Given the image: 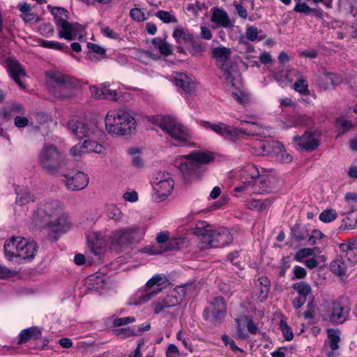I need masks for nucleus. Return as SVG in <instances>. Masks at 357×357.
Masks as SVG:
<instances>
[{"label":"nucleus","mask_w":357,"mask_h":357,"mask_svg":"<svg viewBox=\"0 0 357 357\" xmlns=\"http://www.w3.org/2000/svg\"><path fill=\"white\" fill-rule=\"evenodd\" d=\"M42 169L48 174L55 175L66 166L65 155L57 146L45 144L38 155Z\"/></svg>","instance_id":"39448f33"},{"label":"nucleus","mask_w":357,"mask_h":357,"mask_svg":"<svg viewBox=\"0 0 357 357\" xmlns=\"http://www.w3.org/2000/svg\"><path fill=\"white\" fill-rule=\"evenodd\" d=\"M222 341L224 342V343L225 344V345H229L230 346V348L231 349V350L236 351H239L240 352L243 353V350L239 347H238L234 341L231 339L227 335H223L222 336Z\"/></svg>","instance_id":"e2e57ef3"},{"label":"nucleus","mask_w":357,"mask_h":357,"mask_svg":"<svg viewBox=\"0 0 357 357\" xmlns=\"http://www.w3.org/2000/svg\"><path fill=\"white\" fill-rule=\"evenodd\" d=\"M344 261L342 258L333 261L330 266L331 271L337 275H344L347 269V266Z\"/></svg>","instance_id":"f704fd0d"},{"label":"nucleus","mask_w":357,"mask_h":357,"mask_svg":"<svg viewBox=\"0 0 357 357\" xmlns=\"http://www.w3.org/2000/svg\"><path fill=\"white\" fill-rule=\"evenodd\" d=\"M56 25L60 38H64L67 40H73L75 39L73 36V26L66 19H59Z\"/></svg>","instance_id":"cd10ccee"},{"label":"nucleus","mask_w":357,"mask_h":357,"mask_svg":"<svg viewBox=\"0 0 357 357\" xmlns=\"http://www.w3.org/2000/svg\"><path fill=\"white\" fill-rule=\"evenodd\" d=\"M340 257L351 264L357 261V238L340 244Z\"/></svg>","instance_id":"412c9836"},{"label":"nucleus","mask_w":357,"mask_h":357,"mask_svg":"<svg viewBox=\"0 0 357 357\" xmlns=\"http://www.w3.org/2000/svg\"><path fill=\"white\" fill-rule=\"evenodd\" d=\"M105 128L109 134L126 136L132 134L136 128V121L123 109L109 111L105 119Z\"/></svg>","instance_id":"f03ea898"},{"label":"nucleus","mask_w":357,"mask_h":357,"mask_svg":"<svg viewBox=\"0 0 357 357\" xmlns=\"http://www.w3.org/2000/svg\"><path fill=\"white\" fill-rule=\"evenodd\" d=\"M192 289V285L185 284L183 286L177 287L172 294H175L176 296L178 295V298L180 300L181 302V298L191 294Z\"/></svg>","instance_id":"09e8293b"},{"label":"nucleus","mask_w":357,"mask_h":357,"mask_svg":"<svg viewBox=\"0 0 357 357\" xmlns=\"http://www.w3.org/2000/svg\"><path fill=\"white\" fill-rule=\"evenodd\" d=\"M280 328L286 340L290 341L294 338V333H292L291 328L287 325V324L284 321H280Z\"/></svg>","instance_id":"603ef678"},{"label":"nucleus","mask_w":357,"mask_h":357,"mask_svg":"<svg viewBox=\"0 0 357 357\" xmlns=\"http://www.w3.org/2000/svg\"><path fill=\"white\" fill-rule=\"evenodd\" d=\"M296 3L294 8V11L298 13L309 15L311 13L317 12L314 8H310L306 3L302 0H294Z\"/></svg>","instance_id":"c03bdc74"},{"label":"nucleus","mask_w":357,"mask_h":357,"mask_svg":"<svg viewBox=\"0 0 357 357\" xmlns=\"http://www.w3.org/2000/svg\"><path fill=\"white\" fill-rule=\"evenodd\" d=\"M68 126L71 132L80 139L84 137H90L94 133L91 125L84 121L70 120L68 123Z\"/></svg>","instance_id":"6ab92c4d"},{"label":"nucleus","mask_w":357,"mask_h":357,"mask_svg":"<svg viewBox=\"0 0 357 357\" xmlns=\"http://www.w3.org/2000/svg\"><path fill=\"white\" fill-rule=\"evenodd\" d=\"M337 214L334 209H326L319 215V220L323 222H331L335 220Z\"/></svg>","instance_id":"de8ad7c7"},{"label":"nucleus","mask_w":357,"mask_h":357,"mask_svg":"<svg viewBox=\"0 0 357 357\" xmlns=\"http://www.w3.org/2000/svg\"><path fill=\"white\" fill-rule=\"evenodd\" d=\"M24 238L12 237L7 240L4 243V253L9 260H13L14 257H18L20 247L22 243Z\"/></svg>","instance_id":"b1692460"},{"label":"nucleus","mask_w":357,"mask_h":357,"mask_svg":"<svg viewBox=\"0 0 357 357\" xmlns=\"http://www.w3.org/2000/svg\"><path fill=\"white\" fill-rule=\"evenodd\" d=\"M231 50L229 47L219 46L212 50V56L220 63L231 61Z\"/></svg>","instance_id":"7c9ffc66"},{"label":"nucleus","mask_w":357,"mask_h":357,"mask_svg":"<svg viewBox=\"0 0 357 357\" xmlns=\"http://www.w3.org/2000/svg\"><path fill=\"white\" fill-rule=\"evenodd\" d=\"M37 243L34 241L29 242L24 238L18 253V258L22 259H32L37 252Z\"/></svg>","instance_id":"393cba45"},{"label":"nucleus","mask_w":357,"mask_h":357,"mask_svg":"<svg viewBox=\"0 0 357 357\" xmlns=\"http://www.w3.org/2000/svg\"><path fill=\"white\" fill-rule=\"evenodd\" d=\"M130 17L138 22L144 21L146 20L144 13L139 8H132L130 11Z\"/></svg>","instance_id":"13d9d810"},{"label":"nucleus","mask_w":357,"mask_h":357,"mask_svg":"<svg viewBox=\"0 0 357 357\" xmlns=\"http://www.w3.org/2000/svg\"><path fill=\"white\" fill-rule=\"evenodd\" d=\"M295 141L298 142V145L307 151L315 150L319 145V135L317 132H305L301 137L295 136Z\"/></svg>","instance_id":"aec40b11"},{"label":"nucleus","mask_w":357,"mask_h":357,"mask_svg":"<svg viewBox=\"0 0 357 357\" xmlns=\"http://www.w3.org/2000/svg\"><path fill=\"white\" fill-rule=\"evenodd\" d=\"M292 288L298 292V296H304L305 298L312 292L310 285L304 282L294 284Z\"/></svg>","instance_id":"79ce46f5"},{"label":"nucleus","mask_w":357,"mask_h":357,"mask_svg":"<svg viewBox=\"0 0 357 357\" xmlns=\"http://www.w3.org/2000/svg\"><path fill=\"white\" fill-rule=\"evenodd\" d=\"M172 83L181 93L192 94L195 91V84L193 79L183 73H174L172 78Z\"/></svg>","instance_id":"f3484780"},{"label":"nucleus","mask_w":357,"mask_h":357,"mask_svg":"<svg viewBox=\"0 0 357 357\" xmlns=\"http://www.w3.org/2000/svg\"><path fill=\"white\" fill-rule=\"evenodd\" d=\"M294 89L303 95L309 93L308 84L303 79H299L294 84Z\"/></svg>","instance_id":"8fccbe9b"},{"label":"nucleus","mask_w":357,"mask_h":357,"mask_svg":"<svg viewBox=\"0 0 357 357\" xmlns=\"http://www.w3.org/2000/svg\"><path fill=\"white\" fill-rule=\"evenodd\" d=\"M226 312V304L223 298L216 296L209 302L203 312L205 320H209L213 323L224 318Z\"/></svg>","instance_id":"f8f14e48"},{"label":"nucleus","mask_w":357,"mask_h":357,"mask_svg":"<svg viewBox=\"0 0 357 357\" xmlns=\"http://www.w3.org/2000/svg\"><path fill=\"white\" fill-rule=\"evenodd\" d=\"M84 153H91L95 152L97 153H102L103 151V146L97 143L95 141H91L90 139H86L82 143Z\"/></svg>","instance_id":"ea45409f"},{"label":"nucleus","mask_w":357,"mask_h":357,"mask_svg":"<svg viewBox=\"0 0 357 357\" xmlns=\"http://www.w3.org/2000/svg\"><path fill=\"white\" fill-rule=\"evenodd\" d=\"M8 71L14 81L22 88H24L23 82L20 80L21 77H24L26 73L20 63L13 59H8L6 61Z\"/></svg>","instance_id":"5701e85b"},{"label":"nucleus","mask_w":357,"mask_h":357,"mask_svg":"<svg viewBox=\"0 0 357 357\" xmlns=\"http://www.w3.org/2000/svg\"><path fill=\"white\" fill-rule=\"evenodd\" d=\"M62 182L65 184L68 190L76 191L85 188L89 183V176L82 172H71L64 174Z\"/></svg>","instance_id":"ddd939ff"},{"label":"nucleus","mask_w":357,"mask_h":357,"mask_svg":"<svg viewBox=\"0 0 357 357\" xmlns=\"http://www.w3.org/2000/svg\"><path fill=\"white\" fill-rule=\"evenodd\" d=\"M258 33L259 31L257 27L248 26L246 28L245 38L250 41H255L256 40H260L261 38H258Z\"/></svg>","instance_id":"864d4df0"},{"label":"nucleus","mask_w":357,"mask_h":357,"mask_svg":"<svg viewBox=\"0 0 357 357\" xmlns=\"http://www.w3.org/2000/svg\"><path fill=\"white\" fill-rule=\"evenodd\" d=\"M313 252L314 250L312 248L301 249L296 253L294 259L297 261H301L303 258L312 255Z\"/></svg>","instance_id":"5fc2aeb1"},{"label":"nucleus","mask_w":357,"mask_h":357,"mask_svg":"<svg viewBox=\"0 0 357 357\" xmlns=\"http://www.w3.org/2000/svg\"><path fill=\"white\" fill-rule=\"evenodd\" d=\"M39 43L40 46L45 48L58 50L65 53L70 52V48L68 46L59 42L45 40L42 39L39 40Z\"/></svg>","instance_id":"e433bc0d"},{"label":"nucleus","mask_w":357,"mask_h":357,"mask_svg":"<svg viewBox=\"0 0 357 357\" xmlns=\"http://www.w3.org/2000/svg\"><path fill=\"white\" fill-rule=\"evenodd\" d=\"M117 93L115 90H111L107 87H102V99L116 100Z\"/></svg>","instance_id":"052dcab7"},{"label":"nucleus","mask_w":357,"mask_h":357,"mask_svg":"<svg viewBox=\"0 0 357 357\" xmlns=\"http://www.w3.org/2000/svg\"><path fill=\"white\" fill-rule=\"evenodd\" d=\"M211 21L218 27L229 28L232 26L228 14L224 10L218 8L213 9Z\"/></svg>","instance_id":"bb28decb"},{"label":"nucleus","mask_w":357,"mask_h":357,"mask_svg":"<svg viewBox=\"0 0 357 357\" xmlns=\"http://www.w3.org/2000/svg\"><path fill=\"white\" fill-rule=\"evenodd\" d=\"M52 14L54 17V22L56 24L59 19H63L62 17L65 16L66 18L68 17V12L63 8L56 7L52 10Z\"/></svg>","instance_id":"4d7b16f0"},{"label":"nucleus","mask_w":357,"mask_h":357,"mask_svg":"<svg viewBox=\"0 0 357 357\" xmlns=\"http://www.w3.org/2000/svg\"><path fill=\"white\" fill-rule=\"evenodd\" d=\"M146 233L143 227L132 225L123 227L112 232L109 236L112 245L114 248L139 243Z\"/></svg>","instance_id":"423d86ee"},{"label":"nucleus","mask_w":357,"mask_h":357,"mask_svg":"<svg viewBox=\"0 0 357 357\" xmlns=\"http://www.w3.org/2000/svg\"><path fill=\"white\" fill-rule=\"evenodd\" d=\"M174 180L163 181L160 183H152L153 189L161 200L165 199L173 190Z\"/></svg>","instance_id":"a878e982"},{"label":"nucleus","mask_w":357,"mask_h":357,"mask_svg":"<svg viewBox=\"0 0 357 357\" xmlns=\"http://www.w3.org/2000/svg\"><path fill=\"white\" fill-rule=\"evenodd\" d=\"M241 176L243 180L244 185L236 187L234 188L236 192H243L248 189L261 176L257 167L252 164H249L243 168Z\"/></svg>","instance_id":"2eb2a0df"},{"label":"nucleus","mask_w":357,"mask_h":357,"mask_svg":"<svg viewBox=\"0 0 357 357\" xmlns=\"http://www.w3.org/2000/svg\"><path fill=\"white\" fill-rule=\"evenodd\" d=\"M47 76L48 91L54 97L66 100L75 94L77 83L70 76L60 72L48 73Z\"/></svg>","instance_id":"20e7f679"},{"label":"nucleus","mask_w":357,"mask_h":357,"mask_svg":"<svg viewBox=\"0 0 357 357\" xmlns=\"http://www.w3.org/2000/svg\"><path fill=\"white\" fill-rule=\"evenodd\" d=\"M84 149H83L82 144H77L71 148L70 153L72 156L77 158V157L80 156L81 154L84 153Z\"/></svg>","instance_id":"69168bd1"},{"label":"nucleus","mask_w":357,"mask_h":357,"mask_svg":"<svg viewBox=\"0 0 357 357\" xmlns=\"http://www.w3.org/2000/svg\"><path fill=\"white\" fill-rule=\"evenodd\" d=\"M219 67L225 84L232 87H237L238 77H240V74L236 69V66L233 65L232 61L222 63L219 65Z\"/></svg>","instance_id":"a211bd4d"},{"label":"nucleus","mask_w":357,"mask_h":357,"mask_svg":"<svg viewBox=\"0 0 357 357\" xmlns=\"http://www.w3.org/2000/svg\"><path fill=\"white\" fill-rule=\"evenodd\" d=\"M31 339L39 340L40 344L37 343L36 348H43L49 342L45 337H42L41 330L37 326H32L21 331L18 336V344H22L27 342Z\"/></svg>","instance_id":"dca6fc26"},{"label":"nucleus","mask_w":357,"mask_h":357,"mask_svg":"<svg viewBox=\"0 0 357 357\" xmlns=\"http://www.w3.org/2000/svg\"><path fill=\"white\" fill-rule=\"evenodd\" d=\"M324 234L319 230H313L312 233L308 237V242L311 245L317 244L318 240H321L324 237Z\"/></svg>","instance_id":"680f3d73"},{"label":"nucleus","mask_w":357,"mask_h":357,"mask_svg":"<svg viewBox=\"0 0 357 357\" xmlns=\"http://www.w3.org/2000/svg\"><path fill=\"white\" fill-rule=\"evenodd\" d=\"M202 241L211 248H223L233 241V236L225 227L207 229L202 234Z\"/></svg>","instance_id":"1a4fd4ad"},{"label":"nucleus","mask_w":357,"mask_h":357,"mask_svg":"<svg viewBox=\"0 0 357 357\" xmlns=\"http://www.w3.org/2000/svg\"><path fill=\"white\" fill-rule=\"evenodd\" d=\"M180 303L178 296L171 294L162 299H159L152 303V308L155 314H159L165 310L174 307Z\"/></svg>","instance_id":"4be33fe9"},{"label":"nucleus","mask_w":357,"mask_h":357,"mask_svg":"<svg viewBox=\"0 0 357 357\" xmlns=\"http://www.w3.org/2000/svg\"><path fill=\"white\" fill-rule=\"evenodd\" d=\"M351 311V301L349 297L342 296L333 301L330 321L333 324H343L349 317Z\"/></svg>","instance_id":"9b49d317"},{"label":"nucleus","mask_w":357,"mask_h":357,"mask_svg":"<svg viewBox=\"0 0 357 357\" xmlns=\"http://www.w3.org/2000/svg\"><path fill=\"white\" fill-rule=\"evenodd\" d=\"M276 182L274 177L262 175L250 186L251 193L254 195L272 193L277 188Z\"/></svg>","instance_id":"4468645a"},{"label":"nucleus","mask_w":357,"mask_h":357,"mask_svg":"<svg viewBox=\"0 0 357 357\" xmlns=\"http://www.w3.org/2000/svg\"><path fill=\"white\" fill-rule=\"evenodd\" d=\"M251 128H236L230 126L224 123H211L208 121H202V126L207 129H211L220 136L224 137L227 139L234 141L239 134L246 135H257L258 132L256 128L258 127L255 122H245Z\"/></svg>","instance_id":"0eeeda50"},{"label":"nucleus","mask_w":357,"mask_h":357,"mask_svg":"<svg viewBox=\"0 0 357 357\" xmlns=\"http://www.w3.org/2000/svg\"><path fill=\"white\" fill-rule=\"evenodd\" d=\"M336 124L341 129L342 133L346 132L353 128L351 121L342 118H337L336 119Z\"/></svg>","instance_id":"6e6d98bb"},{"label":"nucleus","mask_w":357,"mask_h":357,"mask_svg":"<svg viewBox=\"0 0 357 357\" xmlns=\"http://www.w3.org/2000/svg\"><path fill=\"white\" fill-rule=\"evenodd\" d=\"M12 119L10 111L7 108L0 109V136L7 137V133L1 127L5 123L9 121Z\"/></svg>","instance_id":"a19ab883"},{"label":"nucleus","mask_w":357,"mask_h":357,"mask_svg":"<svg viewBox=\"0 0 357 357\" xmlns=\"http://www.w3.org/2000/svg\"><path fill=\"white\" fill-rule=\"evenodd\" d=\"M173 37L177 43L188 44L193 40V36L183 29H176L173 32Z\"/></svg>","instance_id":"72a5a7b5"},{"label":"nucleus","mask_w":357,"mask_h":357,"mask_svg":"<svg viewBox=\"0 0 357 357\" xmlns=\"http://www.w3.org/2000/svg\"><path fill=\"white\" fill-rule=\"evenodd\" d=\"M106 215L109 219L119 222L123 216L121 211L114 204H109L105 206Z\"/></svg>","instance_id":"c9c22d12"},{"label":"nucleus","mask_w":357,"mask_h":357,"mask_svg":"<svg viewBox=\"0 0 357 357\" xmlns=\"http://www.w3.org/2000/svg\"><path fill=\"white\" fill-rule=\"evenodd\" d=\"M291 236L295 241H301L305 239L309 234L307 229L299 225H294L291 231Z\"/></svg>","instance_id":"58836bf2"},{"label":"nucleus","mask_w":357,"mask_h":357,"mask_svg":"<svg viewBox=\"0 0 357 357\" xmlns=\"http://www.w3.org/2000/svg\"><path fill=\"white\" fill-rule=\"evenodd\" d=\"M16 194V204L20 206H23L28 204L29 202H34L36 199V197L31 195L29 189L27 188H20L19 190L17 189Z\"/></svg>","instance_id":"473e14b6"},{"label":"nucleus","mask_w":357,"mask_h":357,"mask_svg":"<svg viewBox=\"0 0 357 357\" xmlns=\"http://www.w3.org/2000/svg\"><path fill=\"white\" fill-rule=\"evenodd\" d=\"M214 159L211 152L194 151L190 154L181 156L182 161L178 168L184 179L189 181L199 174L202 165L212 162Z\"/></svg>","instance_id":"7ed1b4c3"},{"label":"nucleus","mask_w":357,"mask_h":357,"mask_svg":"<svg viewBox=\"0 0 357 357\" xmlns=\"http://www.w3.org/2000/svg\"><path fill=\"white\" fill-rule=\"evenodd\" d=\"M231 96L236 100L239 104L245 105L250 102V96L248 93L239 91L237 92H233Z\"/></svg>","instance_id":"3c124183"},{"label":"nucleus","mask_w":357,"mask_h":357,"mask_svg":"<svg viewBox=\"0 0 357 357\" xmlns=\"http://www.w3.org/2000/svg\"><path fill=\"white\" fill-rule=\"evenodd\" d=\"M328 339L329 346L331 350H337L339 349V342L340 337L337 333L333 330H329L328 331Z\"/></svg>","instance_id":"49530a36"},{"label":"nucleus","mask_w":357,"mask_h":357,"mask_svg":"<svg viewBox=\"0 0 357 357\" xmlns=\"http://www.w3.org/2000/svg\"><path fill=\"white\" fill-rule=\"evenodd\" d=\"M62 208L57 200L48 201L41 204L33 213V218L36 223L50 228L56 233L64 231L65 219L61 216Z\"/></svg>","instance_id":"f257e3e1"},{"label":"nucleus","mask_w":357,"mask_h":357,"mask_svg":"<svg viewBox=\"0 0 357 357\" xmlns=\"http://www.w3.org/2000/svg\"><path fill=\"white\" fill-rule=\"evenodd\" d=\"M167 180H173L169 174L159 172L153 177L152 183H160Z\"/></svg>","instance_id":"0e129e2a"},{"label":"nucleus","mask_w":357,"mask_h":357,"mask_svg":"<svg viewBox=\"0 0 357 357\" xmlns=\"http://www.w3.org/2000/svg\"><path fill=\"white\" fill-rule=\"evenodd\" d=\"M167 282V278L163 275L157 274L153 275L147 281L146 289L144 291H139L137 293L136 296L139 298V301H130V303L138 305L142 303L147 302L158 294L161 291L162 287L166 285Z\"/></svg>","instance_id":"9d476101"},{"label":"nucleus","mask_w":357,"mask_h":357,"mask_svg":"<svg viewBox=\"0 0 357 357\" xmlns=\"http://www.w3.org/2000/svg\"><path fill=\"white\" fill-rule=\"evenodd\" d=\"M159 127L167 132L172 138L181 145H190L191 134L190 130L184 127L174 117L166 116L161 119Z\"/></svg>","instance_id":"6e6552de"},{"label":"nucleus","mask_w":357,"mask_h":357,"mask_svg":"<svg viewBox=\"0 0 357 357\" xmlns=\"http://www.w3.org/2000/svg\"><path fill=\"white\" fill-rule=\"evenodd\" d=\"M270 287V282L267 278H259L257 284H256V288L259 290L260 294L259 296L262 299H265L267 298L268 292H269V288Z\"/></svg>","instance_id":"4c0bfd02"},{"label":"nucleus","mask_w":357,"mask_h":357,"mask_svg":"<svg viewBox=\"0 0 357 357\" xmlns=\"http://www.w3.org/2000/svg\"><path fill=\"white\" fill-rule=\"evenodd\" d=\"M322 79L325 81L326 84H330L333 86H337L342 82V77L340 75L333 73H324Z\"/></svg>","instance_id":"37998d69"},{"label":"nucleus","mask_w":357,"mask_h":357,"mask_svg":"<svg viewBox=\"0 0 357 357\" xmlns=\"http://www.w3.org/2000/svg\"><path fill=\"white\" fill-rule=\"evenodd\" d=\"M344 200L348 206H349L350 202H352L354 204L351 206H354L355 208L357 205V194L356 192H347L344 196Z\"/></svg>","instance_id":"774afa93"},{"label":"nucleus","mask_w":357,"mask_h":357,"mask_svg":"<svg viewBox=\"0 0 357 357\" xmlns=\"http://www.w3.org/2000/svg\"><path fill=\"white\" fill-rule=\"evenodd\" d=\"M14 123L16 127L22 128L29 124V120L26 117L17 116L15 118Z\"/></svg>","instance_id":"338daca9"},{"label":"nucleus","mask_w":357,"mask_h":357,"mask_svg":"<svg viewBox=\"0 0 357 357\" xmlns=\"http://www.w3.org/2000/svg\"><path fill=\"white\" fill-rule=\"evenodd\" d=\"M345 218L342 220V227L346 229H354L357 227V210L354 209V206H351V209L345 210L342 212Z\"/></svg>","instance_id":"c756f323"},{"label":"nucleus","mask_w":357,"mask_h":357,"mask_svg":"<svg viewBox=\"0 0 357 357\" xmlns=\"http://www.w3.org/2000/svg\"><path fill=\"white\" fill-rule=\"evenodd\" d=\"M155 16L160 19L163 23L169 24V23H177L178 20L176 17L171 13L165 10H158L155 13Z\"/></svg>","instance_id":"a18cd8bd"},{"label":"nucleus","mask_w":357,"mask_h":357,"mask_svg":"<svg viewBox=\"0 0 357 357\" xmlns=\"http://www.w3.org/2000/svg\"><path fill=\"white\" fill-rule=\"evenodd\" d=\"M135 321V319L133 317L117 318L114 320L113 325L115 327H119L123 325H127L130 323H132Z\"/></svg>","instance_id":"bf43d9fd"},{"label":"nucleus","mask_w":357,"mask_h":357,"mask_svg":"<svg viewBox=\"0 0 357 357\" xmlns=\"http://www.w3.org/2000/svg\"><path fill=\"white\" fill-rule=\"evenodd\" d=\"M273 197H268L264 199H252L246 203V206L250 210H255L258 212H263L268 210L274 202Z\"/></svg>","instance_id":"c85d7f7f"},{"label":"nucleus","mask_w":357,"mask_h":357,"mask_svg":"<svg viewBox=\"0 0 357 357\" xmlns=\"http://www.w3.org/2000/svg\"><path fill=\"white\" fill-rule=\"evenodd\" d=\"M156 240L157 242L160 244L166 243L165 249V250L176 249L181 241V240L178 238L169 239L167 232L159 233L156 237Z\"/></svg>","instance_id":"2f4dec72"}]
</instances>
